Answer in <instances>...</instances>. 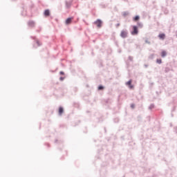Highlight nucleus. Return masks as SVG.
Returning a JSON list of instances; mask_svg holds the SVG:
<instances>
[{
	"label": "nucleus",
	"mask_w": 177,
	"mask_h": 177,
	"mask_svg": "<svg viewBox=\"0 0 177 177\" xmlns=\"http://www.w3.org/2000/svg\"><path fill=\"white\" fill-rule=\"evenodd\" d=\"M120 37H122V38H127V37H128V31L122 30L120 33Z\"/></svg>",
	"instance_id": "f257e3e1"
},
{
	"label": "nucleus",
	"mask_w": 177,
	"mask_h": 177,
	"mask_svg": "<svg viewBox=\"0 0 177 177\" xmlns=\"http://www.w3.org/2000/svg\"><path fill=\"white\" fill-rule=\"evenodd\" d=\"M95 24H96V26L100 28V27H102V20L100 19H97V21H95Z\"/></svg>",
	"instance_id": "f03ea898"
},
{
	"label": "nucleus",
	"mask_w": 177,
	"mask_h": 177,
	"mask_svg": "<svg viewBox=\"0 0 177 177\" xmlns=\"http://www.w3.org/2000/svg\"><path fill=\"white\" fill-rule=\"evenodd\" d=\"M133 31L131 32V35H137V34H138V27H137V26H133Z\"/></svg>",
	"instance_id": "7ed1b4c3"
},
{
	"label": "nucleus",
	"mask_w": 177,
	"mask_h": 177,
	"mask_svg": "<svg viewBox=\"0 0 177 177\" xmlns=\"http://www.w3.org/2000/svg\"><path fill=\"white\" fill-rule=\"evenodd\" d=\"M73 17H70V18H68L66 20V21H65V23H66V24L67 25V26H68V24H71V21H73Z\"/></svg>",
	"instance_id": "20e7f679"
},
{
	"label": "nucleus",
	"mask_w": 177,
	"mask_h": 177,
	"mask_svg": "<svg viewBox=\"0 0 177 177\" xmlns=\"http://www.w3.org/2000/svg\"><path fill=\"white\" fill-rule=\"evenodd\" d=\"M158 37L160 38V39H165V34L164 33L160 34L158 35Z\"/></svg>",
	"instance_id": "39448f33"
},
{
	"label": "nucleus",
	"mask_w": 177,
	"mask_h": 177,
	"mask_svg": "<svg viewBox=\"0 0 177 177\" xmlns=\"http://www.w3.org/2000/svg\"><path fill=\"white\" fill-rule=\"evenodd\" d=\"M35 24V23L34 22V21H30L28 22V26H29L30 27H34Z\"/></svg>",
	"instance_id": "423d86ee"
},
{
	"label": "nucleus",
	"mask_w": 177,
	"mask_h": 177,
	"mask_svg": "<svg viewBox=\"0 0 177 177\" xmlns=\"http://www.w3.org/2000/svg\"><path fill=\"white\" fill-rule=\"evenodd\" d=\"M131 84H132V81H131V80H129V82H127L126 83L127 85H129L130 89H132L133 88V86L131 85Z\"/></svg>",
	"instance_id": "0eeeda50"
},
{
	"label": "nucleus",
	"mask_w": 177,
	"mask_h": 177,
	"mask_svg": "<svg viewBox=\"0 0 177 177\" xmlns=\"http://www.w3.org/2000/svg\"><path fill=\"white\" fill-rule=\"evenodd\" d=\"M63 111H64L63 107H59V115H62V114H63Z\"/></svg>",
	"instance_id": "6e6552de"
},
{
	"label": "nucleus",
	"mask_w": 177,
	"mask_h": 177,
	"mask_svg": "<svg viewBox=\"0 0 177 177\" xmlns=\"http://www.w3.org/2000/svg\"><path fill=\"white\" fill-rule=\"evenodd\" d=\"M49 15H50L49 10H46L44 11V16H49Z\"/></svg>",
	"instance_id": "1a4fd4ad"
},
{
	"label": "nucleus",
	"mask_w": 177,
	"mask_h": 177,
	"mask_svg": "<svg viewBox=\"0 0 177 177\" xmlns=\"http://www.w3.org/2000/svg\"><path fill=\"white\" fill-rule=\"evenodd\" d=\"M162 57H165L167 56V52L162 51L161 53Z\"/></svg>",
	"instance_id": "9d476101"
},
{
	"label": "nucleus",
	"mask_w": 177,
	"mask_h": 177,
	"mask_svg": "<svg viewBox=\"0 0 177 177\" xmlns=\"http://www.w3.org/2000/svg\"><path fill=\"white\" fill-rule=\"evenodd\" d=\"M122 15H123V16H124V17H125L126 16H128V15H129V12H128V11L124 12L122 13Z\"/></svg>",
	"instance_id": "9b49d317"
},
{
	"label": "nucleus",
	"mask_w": 177,
	"mask_h": 177,
	"mask_svg": "<svg viewBox=\"0 0 177 177\" xmlns=\"http://www.w3.org/2000/svg\"><path fill=\"white\" fill-rule=\"evenodd\" d=\"M139 19H140V17H139V16H136L135 17H134V21H138V20H139Z\"/></svg>",
	"instance_id": "f8f14e48"
},
{
	"label": "nucleus",
	"mask_w": 177,
	"mask_h": 177,
	"mask_svg": "<svg viewBox=\"0 0 177 177\" xmlns=\"http://www.w3.org/2000/svg\"><path fill=\"white\" fill-rule=\"evenodd\" d=\"M156 63H158V64H161V63H162L161 59H157Z\"/></svg>",
	"instance_id": "ddd939ff"
},
{
	"label": "nucleus",
	"mask_w": 177,
	"mask_h": 177,
	"mask_svg": "<svg viewBox=\"0 0 177 177\" xmlns=\"http://www.w3.org/2000/svg\"><path fill=\"white\" fill-rule=\"evenodd\" d=\"M99 91H101V89H103V86H100L98 87Z\"/></svg>",
	"instance_id": "4468645a"
},
{
	"label": "nucleus",
	"mask_w": 177,
	"mask_h": 177,
	"mask_svg": "<svg viewBox=\"0 0 177 177\" xmlns=\"http://www.w3.org/2000/svg\"><path fill=\"white\" fill-rule=\"evenodd\" d=\"M36 45H37V46H39L41 44H40L39 42L37 41L36 42Z\"/></svg>",
	"instance_id": "2eb2a0df"
},
{
	"label": "nucleus",
	"mask_w": 177,
	"mask_h": 177,
	"mask_svg": "<svg viewBox=\"0 0 177 177\" xmlns=\"http://www.w3.org/2000/svg\"><path fill=\"white\" fill-rule=\"evenodd\" d=\"M131 109H135V104H132L131 105Z\"/></svg>",
	"instance_id": "dca6fc26"
},
{
	"label": "nucleus",
	"mask_w": 177,
	"mask_h": 177,
	"mask_svg": "<svg viewBox=\"0 0 177 177\" xmlns=\"http://www.w3.org/2000/svg\"><path fill=\"white\" fill-rule=\"evenodd\" d=\"M60 74H61V75H64V72L61 71V72H60Z\"/></svg>",
	"instance_id": "f3484780"
},
{
	"label": "nucleus",
	"mask_w": 177,
	"mask_h": 177,
	"mask_svg": "<svg viewBox=\"0 0 177 177\" xmlns=\"http://www.w3.org/2000/svg\"><path fill=\"white\" fill-rule=\"evenodd\" d=\"M153 107H154V105L152 104L149 106V109H153Z\"/></svg>",
	"instance_id": "a211bd4d"
},
{
	"label": "nucleus",
	"mask_w": 177,
	"mask_h": 177,
	"mask_svg": "<svg viewBox=\"0 0 177 177\" xmlns=\"http://www.w3.org/2000/svg\"><path fill=\"white\" fill-rule=\"evenodd\" d=\"M63 80H64V77H60V80H61V81H63Z\"/></svg>",
	"instance_id": "6ab92c4d"
},
{
	"label": "nucleus",
	"mask_w": 177,
	"mask_h": 177,
	"mask_svg": "<svg viewBox=\"0 0 177 177\" xmlns=\"http://www.w3.org/2000/svg\"><path fill=\"white\" fill-rule=\"evenodd\" d=\"M146 43H147V44H150V42H149L148 41H146Z\"/></svg>",
	"instance_id": "aec40b11"
},
{
	"label": "nucleus",
	"mask_w": 177,
	"mask_h": 177,
	"mask_svg": "<svg viewBox=\"0 0 177 177\" xmlns=\"http://www.w3.org/2000/svg\"><path fill=\"white\" fill-rule=\"evenodd\" d=\"M130 60H132V57H129Z\"/></svg>",
	"instance_id": "412c9836"
}]
</instances>
